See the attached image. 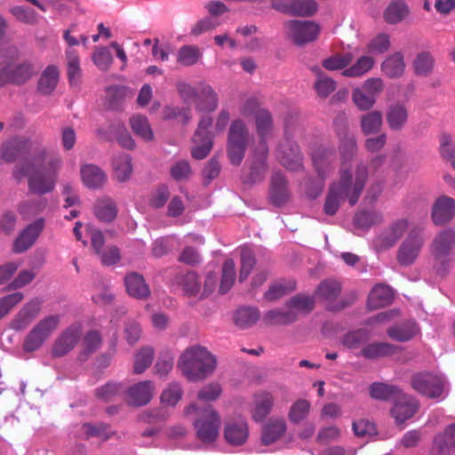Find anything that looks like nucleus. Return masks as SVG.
<instances>
[{"label": "nucleus", "instance_id": "obj_15", "mask_svg": "<svg viewBox=\"0 0 455 455\" xmlns=\"http://www.w3.org/2000/svg\"><path fill=\"white\" fill-rule=\"evenodd\" d=\"M455 217V200L448 196L435 199L431 210V219L435 226H443Z\"/></svg>", "mask_w": 455, "mask_h": 455}, {"label": "nucleus", "instance_id": "obj_32", "mask_svg": "<svg viewBox=\"0 0 455 455\" xmlns=\"http://www.w3.org/2000/svg\"><path fill=\"white\" fill-rule=\"evenodd\" d=\"M218 95L211 85L202 84L197 96L196 108L203 112L214 111L218 107Z\"/></svg>", "mask_w": 455, "mask_h": 455}, {"label": "nucleus", "instance_id": "obj_7", "mask_svg": "<svg viewBox=\"0 0 455 455\" xmlns=\"http://www.w3.org/2000/svg\"><path fill=\"white\" fill-rule=\"evenodd\" d=\"M411 387L422 395L438 402L444 400L449 394V383L441 375L431 372H419L411 380Z\"/></svg>", "mask_w": 455, "mask_h": 455}, {"label": "nucleus", "instance_id": "obj_8", "mask_svg": "<svg viewBox=\"0 0 455 455\" xmlns=\"http://www.w3.org/2000/svg\"><path fill=\"white\" fill-rule=\"evenodd\" d=\"M59 315H51L42 318L26 335L22 348L27 353L38 350L52 336L60 325Z\"/></svg>", "mask_w": 455, "mask_h": 455}, {"label": "nucleus", "instance_id": "obj_28", "mask_svg": "<svg viewBox=\"0 0 455 455\" xmlns=\"http://www.w3.org/2000/svg\"><path fill=\"white\" fill-rule=\"evenodd\" d=\"M393 299L394 292L392 289L387 285L379 283L371 289L368 296L367 306L371 310L378 309L389 305Z\"/></svg>", "mask_w": 455, "mask_h": 455}, {"label": "nucleus", "instance_id": "obj_2", "mask_svg": "<svg viewBox=\"0 0 455 455\" xmlns=\"http://www.w3.org/2000/svg\"><path fill=\"white\" fill-rule=\"evenodd\" d=\"M367 178L368 171L363 165L357 168L354 182L351 172L342 169L339 180L332 183L329 188L323 209L325 214L334 215L339 209L340 202L344 199H347L350 205H355L364 188Z\"/></svg>", "mask_w": 455, "mask_h": 455}, {"label": "nucleus", "instance_id": "obj_33", "mask_svg": "<svg viewBox=\"0 0 455 455\" xmlns=\"http://www.w3.org/2000/svg\"><path fill=\"white\" fill-rule=\"evenodd\" d=\"M412 66L416 76L427 77L435 69V60L430 52L423 51L416 55Z\"/></svg>", "mask_w": 455, "mask_h": 455}, {"label": "nucleus", "instance_id": "obj_19", "mask_svg": "<svg viewBox=\"0 0 455 455\" xmlns=\"http://www.w3.org/2000/svg\"><path fill=\"white\" fill-rule=\"evenodd\" d=\"M44 228V220L40 218L29 224L16 238L13 251L21 253L28 250L36 242Z\"/></svg>", "mask_w": 455, "mask_h": 455}, {"label": "nucleus", "instance_id": "obj_39", "mask_svg": "<svg viewBox=\"0 0 455 455\" xmlns=\"http://www.w3.org/2000/svg\"><path fill=\"white\" fill-rule=\"evenodd\" d=\"M395 352V347L393 345L387 342H372L362 347L360 355L366 359L373 360L393 355Z\"/></svg>", "mask_w": 455, "mask_h": 455}, {"label": "nucleus", "instance_id": "obj_62", "mask_svg": "<svg viewBox=\"0 0 455 455\" xmlns=\"http://www.w3.org/2000/svg\"><path fill=\"white\" fill-rule=\"evenodd\" d=\"M317 11V4L315 0H293L292 15L309 17Z\"/></svg>", "mask_w": 455, "mask_h": 455}, {"label": "nucleus", "instance_id": "obj_57", "mask_svg": "<svg viewBox=\"0 0 455 455\" xmlns=\"http://www.w3.org/2000/svg\"><path fill=\"white\" fill-rule=\"evenodd\" d=\"M124 391V387L120 383L108 382L106 385L98 387L95 390V395L103 402H110L115 400L116 396Z\"/></svg>", "mask_w": 455, "mask_h": 455}, {"label": "nucleus", "instance_id": "obj_12", "mask_svg": "<svg viewBox=\"0 0 455 455\" xmlns=\"http://www.w3.org/2000/svg\"><path fill=\"white\" fill-rule=\"evenodd\" d=\"M80 338L81 327L78 324L70 325L54 340L52 346V355L55 358L66 355L76 346Z\"/></svg>", "mask_w": 455, "mask_h": 455}, {"label": "nucleus", "instance_id": "obj_35", "mask_svg": "<svg viewBox=\"0 0 455 455\" xmlns=\"http://www.w3.org/2000/svg\"><path fill=\"white\" fill-rule=\"evenodd\" d=\"M297 321V317L289 308H275L268 310L263 316L267 325H289Z\"/></svg>", "mask_w": 455, "mask_h": 455}, {"label": "nucleus", "instance_id": "obj_41", "mask_svg": "<svg viewBox=\"0 0 455 455\" xmlns=\"http://www.w3.org/2000/svg\"><path fill=\"white\" fill-rule=\"evenodd\" d=\"M361 129L365 135L378 133L382 126V115L379 111H371L361 116Z\"/></svg>", "mask_w": 455, "mask_h": 455}, {"label": "nucleus", "instance_id": "obj_31", "mask_svg": "<svg viewBox=\"0 0 455 455\" xmlns=\"http://www.w3.org/2000/svg\"><path fill=\"white\" fill-rule=\"evenodd\" d=\"M286 431V423L283 418L270 419L263 427L261 441L265 445L278 440Z\"/></svg>", "mask_w": 455, "mask_h": 455}, {"label": "nucleus", "instance_id": "obj_38", "mask_svg": "<svg viewBox=\"0 0 455 455\" xmlns=\"http://www.w3.org/2000/svg\"><path fill=\"white\" fill-rule=\"evenodd\" d=\"M341 292V284L332 279L322 281L315 290V296L326 303L336 300Z\"/></svg>", "mask_w": 455, "mask_h": 455}, {"label": "nucleus", "instance_id": "obj_11", "mask_svg": "<svg viewBox=\"0 0 455 455\" xmlns=\"http://www.w3.org/2000/svg\"><path fill=\"white\" fill-rule=\"evenodd\" d=\"M212 125V119L209 116L203 117L195 132L193 141L196 146L191 150V155L195 159L205 158L212 148V136L209 129Z\"/></svg>", "mask_w": 455, "mask_h": 455}, {"label": "nucleus", "instance_id": "obj_20", "mask_svg": "<svg viewBox=\"0 0 455 455\" xmlns=\"http://www.w3.org/2000/svg\"><path fill=\"white\" fill-rule=\"evenodd\" d=\"M455 452V423L449 425L443 433L436 435L433 441V455H451Z\"/></svg>", "mask_w": 455, "mask_h": 455}, {"label": "nucleus", "instance_id": "obj_23", "mask_svg": "<svg viewBox=\"0 0 455 455\" xmlns=\"http://www.w3.org/2000/svg\"><path fill=\"white\" fill-rule=\"evenodd\" d=\"M269 197L271 203L276 206L286 204L290 198L287 180L280 172H275L271 177Z\"/></svg>", "mask_w": 455, "mask_h": 455}, {"label": "nucleus", "instance_id": "obj_46", "mask_svg": "<svg viewBox=\"0 0 455 455\" xmlns=\"http://www.w3.org/2000/svg\"><path fill=\"white\" fill-rule=\"evenodd\" d=\"M310 410L311 403L308 400L298 399L291 404L288 419L291 423L299 424L308 417Z\"/></svg>", "mask_w": 455, "mask_h": 455}, {"label": "nucleus", "instance_id": "obj_58", "mask_svg": "<svg viewBox=\"0 0 455 455\" xmlns=\"http://www.w3.org/2000/svg\"><path fill=\"white\" fill-rule=\"evenodd\" d=\"M381 215L377 212L363 211L355 214L354 221L355 225L360 228H369L373 225L380 223Z\"/></svg>", "mask_w": 455, "mask_h": 455}, {"label": "nucleus", "instance_id": "obj_40", "mask_svg": "<svg viewBox=\"0 0 455 455\" xmlns=\"http://www.w3.org/2000/svg\"><path fill=\"white\" fill-rule=\"evenodd\" d=\"M259 311L256 307H244L238 308L234 315V322L241 329L254 325L259 319Z\"/></svg>", "mask_w": 455, "mask_h": 455}, {"label": "nucleus", "instance_id": "obj_24", "mask_svg": "<svg viewBox=\"0 0 455 455\" xmlns=\"http://www.w3.org/2000/svg\"><path fill=\"white\" fill-rule=\"evenodd\" d=\"M127 293L137 299H147L150 296V289L144 277L136 272H131L124 277Z\"/></svg>", "mask_w": 455, "mask_h": 455}, {"label": "nucleus", "instance_id": "obj_47", "mask_svg": "<svg viewBox=\"0 0 455 455\" xmlns=\"http://www.w3.org/2000/svg\"><path fill=\"white\" fill-rule=\"evenodd\" d=\"M370 339V333L365 329H359L346 333L341 343L348 349H357Z\"/></svg>", "mask_w": 455, "mask_h": 455}, {"label": "nucleus", "instance_id": "obj_29", "mask_svg": "<svg viewBox=\"0 0 455 455\" xmlns=\"http://www.w3.org/2000/svg\"><path fill=\"white\" fill-rule=\"evenodd\" d=\"M256 132L259 137V146L262 147L266 139L271 134L274 128V119L271 112L267 108L257 111L254 116Z\"/></svg>", "mask_w": 455, "mask_h": 455}, {"label": "nucleus", "instance_id": "obj_17", "mask_svg": "<svg viewBox=\"0 0 455 455\" xmlns=\"http://www.w3.org/2000/svg\"><path fill=\"white\" fill-rule=\"evenodd\" d=\"M41 310V301L33 299L26 303L11 322V328L16 331H24L37 317Z\"/></svg>", "mask_w": 455, "mask_h": 455}, {"label": "nucleus", "instance_id": "obj_64", "mask_svg": "<svg viewBox=\"0 0 455 455\" xmlns=\"http://www.w3.org/2000/svg\"><path fill=\"white\" fill-rule=\"evenodd\" d=\"M440 148L439 151L442 157L450 162L455 170V147L451 141V138L448 134H442L440 136Z\"/></svg>", "mask_w": 455, "mask_h": 455}, {"label": "nucleus", "instance_id": "obj_45", "mask_svg": "<svg viewBox=\"0 0 455 455\" xmlns=\"http://www.w3.org/2000/svg\"><path fill=\"white\" fill-rule=\"evenodd\" d=\"M155 351L151 347H142L134 355L133 372L143 373L152 363Z\"/></svg>", "mask_w": 455, "mask_h": 455}, {"label": "nucleus", "instance_id": "obj_54", "mask_svg": "<svg viewBox=\"0 0 455 455\" xmlns=\"http://www.w3.org/2000/svg\"><path fill=\"white\" fill-rule=\"evenodd\" d=\"M433 267L440 276H445L451 270L454 264V254H431Z\"/></svg>", "mask_w": 455, "mask_h": 455}, {"label": "nucleus", "instance_id": "obj_9", "mask_svg": "<svg viewBox=\"0 0 455 455\" xmlns=\"http://www.w3.org/2000/svg\"><path fill=\"white\" fill-rule=\"evenodd\" d=\"M284 29L286 36L298 46L315 41L320 31V28L315 22L297 20L286 21Z\"/></svg>", "mask_w": 455, "mask_h": 455}, {"label": "nucleus", "instance_id": "obj_30", "mask_svg": "<svg viewBox=\"0 0 455 455\" xmlns=\"http://www.w3.org/2000/svg\"><path fill=\"white\" fill-rule=\"evenodd\" d=\"M60 72L56 66H48L41 74L37 82V90L43 95H50L56 89Z\"/></svg>", "mask_w": 455, "mask_h": 455}, {"label": "nucleus", "instance_id": "obj_18", "mask_svg": "<svg viewBox=\"0 0 455 455\" xmlns=\"http://www.w3.org/2000/svg\"><path fill=\"white\" fill-rule=\"evenodd\" d=\"M32 143L29 140L22 137H14L1 147V157L7 163H13L19 157L30 152Z\"/></svg>", "mask_w": 455, "mask_h": 455}, {"label": "nucleus", "instance_id": "obj_25", "mask_svg": "<svg viewBox=\"0 0 455 455\" xmlns=\"http://www.w3.org/2000/svg\"><path fill=\"white\" fill-rule=\"evenodd\" d=\"M268 148L267 143H263L262 147L259 146L254 153L253 160L251 164V172L249 179L251 182L256 183L264 180L267 171V158Z\"/></svg>", "mask_w": 455, "mask_h": 455}, {"label": "nucleus", "instance_id": "obj_43", "mask_svg": "<svg viewBox=\"0 0 455 455\" xmlns=\"http://www.w3.org/2000/svg\"><path fill=\"white\" fill-rule=\"evenodd\" d=\"M419 409V403L416 397L400 393V425L411 419Z\"/></svg>", "mask_w": 455, "mask_h": 455}, {"label": "nucleus", "instance_id": "obj_59", "mask_svg": "<svg viewBox=\"0 0 455 455\" xmlns=\"http://www.w3.org/2000/svg\"><path fill=\"white\" fill-rule=\"evenodd\" d=\"M68 60V77L70 84H77L81 76V68L79 57L76 51L69 50L67 52Z\"/></svg>", "mask_w": 455, "mask_h": 455}, {"label": "nucleus", "instance_id": "obj_50", "mask_svg": "<svg viewBox=\"0 0 455 455\" xmlns=\"http://www.w3.org/2000/svg\"><path fill=\"white\" fill-rule=\"evenodd\" d=\"M374 65V60L370 56H363L357 61L343 70L342 75L349 77L362 76L370 71Z\"/></svg>", "mask_w": 455, "mask_h": 455}, {"label": "nucleus", "instance_id": "obj_4", "mask_svg": "<svg viewBox=\"0 0 455 455\" xmlns=\"http://www.w3.org/2000/svg\"><path fill=\"white\" fill-rule=\"evenodd\" d=\"M424 226L415 220H400V266L412 264L424 244Z\"/></svg>", "mask_w": 455, "mask_h": 455}, {"label": "nucleus", "instance_id": "obj_61", "mask_svg": "<svg viewBox=\"0 0 455 455\" xmlns=\"http://www.w3.org/2000/svg\"><path fill=\"white\" fill-rule=\"evenodd\" d=\"M352 100L355 105L362 111L371 109L376 102V100L367 93L362 87L355 88L353 91Z\"/></svg>", "mask_w": 455, "mask_h": 455}, {"label": "nucleus", "instance_id": "obj_53", "mask_svg": "<svg viewBox=\"0 0 455 455\" xmlns=\"http://www.w3.org/2000/svg\"><path fill=\"white\" fill-rule=\"evenodd\" d=\"M256 259L252 250L249 247H242L241 249V268L239 273V281H244L251 273Z\"/></svg>", "mask_w": 455, "mask_h": 455}, {"label": "nucleus", "instance_id": "obj_1", "mask_svg": "<svg viewBox=\"0 0 455 455\" xmlns=\"http://www.w3.org/2000/svg\"><path fill=\"white\" fill-rule=\"evenodd\" d=\"M47 157V149L39 148L31 161H26L17 164L13 169V177L20 181L28 177V191L32 194L43 196L53 191L61 167L60 157L50 158L44 166H41Z\"/></svg>", "mask_w": 455, "mask_h": 455}, {"label": "nucleus", "instance_id": "obj_14", "mask_svg": "<svg viewBox=\"0 0 455 455\" xmlns=\"http://www.w3.org/2000/svg\"><path fill=\"white\" fill-rule=\"evenodd\" d=\"M311 157L315 172L323 183L332 170V164L336 160V150L333 147L320 146L313 150Z\"/></svg>", "mask_w": 455, "mask_h": 455}, {"label": "nucleus", "instance_id": "obj_3", "mask_svg": "<svg viewBox=\"0 0 455 455\" xmlns=\"http://www.w3.org/2000/svg\"><path fill=\"white\" fill-rule=\"evenodd\" d=\"M177 367L189 381H201L213 374L217 358L205 347H188L180 355Z\"/></svg>", "mask_w": 455, "mask_h": 455}, {"label": "nucleus", "instance_id": "obj_21", "mask_svg": "<svg viewBox=\"0 0 455 455\" xmlns=\"http://www.w3.org/2000/svg\"><path fill=\"white\" fill-rule=\"evenodd\" d=\"M455 230L446 228L440 230L434 237L430 246L431 254H454Z\"/></svg>", "mask_w": 455, "mask_h": 455}, {"label": "nucleus", "instance_id": "obj_55", "mask_svg": "<svg viewBox=\"0 0 455 455\" xmlns=\"http://www.w3.org/2000/svg\"><path fill=\"white\" fill-rule=\"evenodd\" d=\"M202 52L196 45H184L180 48L178 53V62L183 66L195 65L201 58Z\"/></svg>", "mask_w": 455, "mask_h": 455}, {"label": "nucleus", "instance_id": "obj_22", "mask_svg": "<svg viewBox=\"0 0 455 455\" xmlns=\"http://www.w3.org/2000/svg\"><path fill=\"white\" fill-rule=\"evenodd\" d=\"M275 398L270 392L260 391L253 395L251 418L256 422H261L270 413Z\"/></svg>", "mask_w": 455, "mask_h": 455}, {"label": "nucleus", "instance_id": "obj_26", "mask_svg": "<svg viewBox=\"0 0 455 455\" xmlns=\"http://www.w3.org/2000/svg\"><path fill=\"white\" fill-rule=\"evenodd\" d=\"M284 306L289 308L290 311H292L298 320L299 315H308L314 310L315 300L313 296L298 293L286 300Z\"/></svg>", "mask_w": 455, "mask_h": 455}, {"label": "nucleus", "instance_id": "obj_13", "mask_svg": "<svg viewBox=\"0 0 455 455\" xmlns=\"http://www.w3.org/2000/svg\"><path fill=\"white\" fill-rule=\"evenodd\" d=\"M277 157L281 164L290 171H299L302 168V155L297 143L285 138L277 149Z\"/></svg>", "mask_w": 455, "mask_h": 455}, {"label": "nucleus", "instance_id": "obj_16", "mask_svg": "<svg viewBox=\"0 0 455 455\" xmlns=\"http://www.w3.org/2000/svg\"><path fill=\"white\" fill-rule=\"evenodd\" d=\"M154 394V382L144 380L134 384L126 390L125 401L130 405L140 407L148 404Z\"/></svg>", "mask_w": 455, "mask_h": 455}, {"label": "nucleus", "instance_id": "obj_63", "mask_svg": "<svg viewBox=\"0 0 455 455\" xmlns=\"http://www.w3.org/2000/svg\"><path fill=\"white\" fill-rule=\"evenodd\" d=\"M110 134L124 148L132 150L135 148V142L124 125L109 128Z\"/></svg>", "mask_w": 455, "mask_h": 455}, {"label": "nucleus", "instance_id": "obj_49", "mask_svg": "<svg viewBox=\"0 0 455 455\" xmlns=\"http://www.w3.org/2000/svg\"><path fill=\"white\" fill-rule=\"evenodd\" d=\"M180 285L184 293L188 297H196L200 294L201 284L198 275L194 271L185 274L180 281Z\"/></svg>", "mask_w": 455, "mask_h": 455}, {"label": "nucleus", "instance_id": "obj_48", "mask_svg": "<svg viewBox=\"0 0 455 455\" xmlns=\"http://www.w3.org/2000/svg\"><path fill=\"white\" fill-rule=\"evenodd\" d=\"M235 265L231 259L225 260L222 266V276L220 285V293L225 294L232 288L235 281Z\"/></svg>", "mask_w": 455, "mask_h": 455}, {"label": "nucleus", "instance_id": "obj_56", "mask_svg": "<svg viewBox=\"0 0 455 455\" xmlns=\"http://www.w3.org/2000/svg\"><path fill=\"white\" fill-rule=\"evenodd\" d=\"M295 289V283L293 282H277L272 283L268 290L265 292L264 297L268 301H275L282 297H283L286 293L293 291Z\"/></svg>", "mask_w": 455, "mask_h": 455}, {"label": "nucleus", "instance_id": "obj_10", "mask_svg": "<svg viewBox=\"0 0 455 455\" xmlns=\"http://www.w3.org/2000/svg\"><path fill=\"white\" fill-rule=\"evenodd\" d=\"M36 74L34 65L28 61L19 64L5 63L2 66L0 87L8 84H24Z\"/></svg>", "mask_w": 455, "mask_h": 455}, {"label": "nucleus", "instance_id": "obj_5", "mask_svg": "<svg viewBox=\"0 0 455 455\" xmlns=\"http://www.w3.org/2000/svg\"><path fill=\"white\" fill-rule=\"evenodd\" d=\"M184 413L187 416L192 413L198 416L193 423L198 440L204 443H212L217 439L220 427V417L212 406L206 405L200 408L192 403L185 408Z\"/></svg>", "mask_w": 455, "mask_h": 455}, {"label": "nucleus", "instance_id": "obj_44", "mask_svg": "<svg viewBox=\"0 0 455 455\" xmlns=\"http://www.w3.org/2000/svg\"><path fill=\"white\" fill-rule=\"evenodd\" d=\"M371 397L376 400L389 401L398 394V388L394 385L382 382H374L369 387Z\"/></svg>", "mask_w": 455, "mask_h": 455}, {"label": "nucleus", "instance_id": "obj_34", "mask_svg": "<svg viewBox=\"0 0 455 455\" xmlns=\"http://www.w3.org/2000/svg\"><path fill=\"white\" fill-rule=\"evenodd\" d=\"M248 433L247 423L241 420L228 424L225 427L224 435L228 443L234 445H241L247 440Z\"/></svg>", "mask_w": 455, "mask_h": 455}, {"label": "nucleus", "instance_id": "obj_42", "mask_svg": "<svg viewBox=\"0 0 455 455\" xmlns=\"http://www.w3.org/2000/svg\"><path fill=\"white\" fill-rule=\"evenodd\" d=\"M130 125L132 132L145 141H151L154 133L148 121V118L141 115H136L130 118Z\"/></svg>", "mask_w": 455, "mask_h": 455}, {"label": "nucleus", "instance_id": "obj_37", "mask_svg": "<svg viewBox=\"0 0 455 455\" xmlns=\"http://www.w3.org/2000/svg\"><path fill=\"white\" fill-rule=\"evenodd\" d=\"M95 216L103 222H111L117 215V207L110 197L98 199L94 204Z\"/></svg>", "mask_w": 455, "mask_h": 455}, {"label": "nucleus", "instance_id": "obj_6", "mask_svg": "<svg viewBox=\"0 0 455 455\" xmlns=\"http://www.w3.org/2000/svg\"><path fill=\"white\" fill-rule=\"evenodd\" d=\"M251 140L249 129L242 119L234 120L228 130L227 152L234 165H239L244 157L245 151Z\"/></svg>", "mask_w": 455, "mask_h": 455}, {"label": "nucleus", "instance_id": "obj_52", "mask_svg": "<svg viewBox=\"0 0 455 455\" xmlns=\"http://www.w3.org/2000/svg\"><path fill=\"white\" fill-rule=\"evenodd\" d=\"M183 390L180 383L172 382L161 394V403L165 406L174 407L182 398Z\"/></svg>", "mask_w": 455, "mask_h": 455}, {"label": "nucleus", "instance_id": "obj_27", "mask_svg": "<svg viewBox=\"0 0 455 455\" xmlns=\"http://www.w3.org/2000/svg\"><path fill=\"white\" fill-rule=\"evenodd\" d=\"M81 178L84 186L92 189L101 188L107 181L105 172L92 164H87L81 167Z\"/></svg>", "mask_w": 455, "mask_h": 455}, {"label": "nucleus", "instance_id": "obj_60", "mask_svg": "<svg viewBox=\"0 0 455 455\" xmlns=\"http://www.w3.org/2000/svg\"><path fill=\"white\" fill-rule=\"evenodd\" d=\"M82 429L87 437H100L106 441L109 439L114 432L110 431V427L105 423H99L97 425L84 424Z\"/></svg>", "mask_w": 455, "mask_h": 455}, {"label": "nucleus", "instance_id": "obj_51", "mask_svg": "<svg viewBox=\"0 0 455 455\" xmlns=\"http://www.w3.org/2000/svg\"><path fill=\"white\" fill-rule=\"evenodd\" d=\"M339 153L342 161V165L347 162H350L357 149L356 140L353 135L345 134L339 137Z\"/></svg>", "mask_w": 455, "mask_h": 455}, {"label": "nucleus", "instance_id": "obj_36", "mask_svg": "<svg viewBox=\"0 0 455 455\" xmlns=\"http://www.w3.org/2000/svg\"><path fill=\"white\" fill-rule=\"evenodd\" d=\"M114 176L119 182L127 181L132 173V157L128 154L117 155L112 161Z\"/></svg>", "mask_w": 455, "mask_h": 455}]
</instances>
